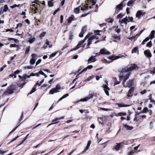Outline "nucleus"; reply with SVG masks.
Returning <instances> with one entry per match:
<instances>
[{
	"label": "nucleus",
	"mask_w": 155,
	"mask_h": 155,
	"mask_svg": "<svg viewBox=\"0 0 155 155\" xmlns=\"http://www.w3.org/2000/svg\"><path fill=\"white\" fill-rule=\"evenodd\" d=\"M138 50V48L137 47H135L134 48L132 51V53H136L137 51Z\"/></svg>",
	"instance_id": "473e14b6"
},
{
	"label": "nucleus",
	"mask_w": 155,
	"mask_h": 155,
	"mask_svg": "<svg viewBox=\"0 0 155 155\" xmlns=\"http://www.w3.org/2000/svg\"><path fill=\"white\" fill-rule=\"evenodd\" d=\"M106 83V84H103L102 86V87L104 88V92L107 95V96L109 95V93L108 92V91L110 90V89L109 87L107 86L108 85V82L106 80H105V81Z\"/></svg>",
	"instance_id": "39448f33"
},
{
	"label": "nucleus",
	"mask_w": 155,
	"mask_h": 155,
	"mask_svg": "<svg viewBox=\"0 0 155 155\" xmlns=\"http://www.w3.org/2000/svg\"><path fill=\"white\" fill-rule=\"evenodd\" d=\"M60 10V8H58L56 10L53 12V14L54 15L57 12H58Z\"/></svg>",
	"instance_id": "4d7b16f0"
},
{
	"label": "nucleus",
	"mask_w": 155,
	"mask_h": 155,
	"mask_svg": "<svg viewBox=\"0 0 155 155\" xmlns=\"http://www.w3.org/2000/svg\"><path fill=\"white\" fill-rule=\"evenodd\" d=\"M138 68V66L136 64H130L129 68H123L121 70H119V72H127L137 70Z\"/></svg>",
	"instance_id": "f257e3e1"
},
{
	"label": "nucleus",
	"mask_w": 155,
	"mask_h": 155,
	"mask_svg": "<svg viewBox=\"0 0 155 155\" xmlns=\"http://www.w3.org/2000/svg\"><path fill=\"white\" fill-rule=\"evenodd\" d=\"M98 119L99 123L102 124L103 123V118L101 117H100L98 118Z\"/></svg>",
	"instance_id": "c756f323"
},
{
	"label": "nucleus",
	"mask_w": 155,
	"mask_h": 155,
	"mask_svg": "<svg viewBox=\"0 0 155 155\" xmlns=\"http://www.w3.org/2000/svg\"><path fill=\"white\" fill-rule=\"evenodd\" d=\"M73 20V18L72 17H69L68 20V22L69 23H71Z\"/></svg>",
	"instance_id": "c9c22d12"
},
{
	"label": "nucleus",
	"mask_w": 155,
	"mask_h": 155,
	"mask_svg": "<svg viewBox=\"0 0 155 155\" xmlns=\"http://www.w3.org/2000/svg\"><path fill=\"white\" fill-rule=\"evenodd\" d=\"M57 52H56L51 54L50 55V57H53L55 56L57 54Z\"/></svg>",
	"instance_id": "864d4df0"
},
{
	"label": "nucleus",
	"mask_w": 155,
	"mask_h": 155,
	"mask_svg": "<svg viewBox=\"0 0 155 155\" xmlns=\"http://www.w3.org/2000/svg\"><path fill=\"white\" fill-rule=\"evenodd\" d=\"M96 56H91L88 60V61L89 63L91 62H94L96 61V60L95 58Z\"/></svg>",
	"instance_id": "dca6fc26"
},
{
	"label": "nucleus",
	"mask_w": 155,
	"mask_h": 155,
	"mask_svg": "<svg viewBox=\"0 0 155 155\" xmlns=\"http://www.w3.org/2000/svg\"><path fill=\"white\" fill-rule=\"evenodd\" d=\"M32 3H35V4H36L37 5H39V3H40V2L38 0H35V1H34Z\"/></svg>",
	"instance_id": "3c124183"
},
{
	"label": "nucleus",
	"mask_w": 155,
	"mask_h": 155,
	"mask_svg": "<svg viewBox=\"0 0 155 155\" xmlns=\"http://www.w3.org/2000/svg\"><path fill=\"white\" fill-rule=\"evenodd\" d=\"M91 98V97L90 96H87L86 97H85L84 98L81 99L80 100V101H86L88 100L89 99H90Z\"/></svg>",
	"instance_id": "412c9836"
},
{
	"label": "nucleus",
	"mask_w": 155,
	"mask_h": 155,
	"mask_svg": "<svg viewBox=\"0 0 155 155\" xmlns=\"http://www.w3.org/2000/svg\"><path fill=\"white\" fill-rule=\"evenodd\" d=\"M126 0H124L120 4L116 6L114 14H118L120 11L122 9L123 5H125V3L124 2Z\"/></svg>",
	"instance_id": "f03ea898"
},
{
	"label": "nucleus",
	"mask_w": 155,
	"mask_h": 155,
	"mask_svg": "<svg viewBox=\"0 0 155 155\" xmlns=\"http://www.w3.org/2000/svg\"><path fill=\"white\" fill-rule=\"evenodd\" d=\"M8 9V8L7 5H4V9L3 11L4 12H6Z\"/></svg>",
	"instance_id": "a19ab883"
},
{
	"label": "nucleus",
	"mask_w": 155,
	"mask_h": 155,
	"mask_svg": "<svg viewBox=\"0 0 155 155\" xmlns=\"http://www.w3.org/2000/svg\"><path fill=\"white\" fill-rule=\"evenodd\" d=\"M101 61L103 63H106L107 62V60L103 58L102 59Z\"/></svg>",
	"instance_id": "e2e57ef3"
},
{
	"label": "nucleus",
	"mask_w": 155,
	"mask_h": 155,
	"mask_svg": "<svg viewBox=\"0 0 155 155\" xmlns=\"http://www.w3.org/2000/svg\"><path fill=\"white\" fill-rule=\"evenodd\" d=\"M97 94H93L92 95L91 94H89V96H90L91 98H93V96H94L95 97H97Z\"/></svg>",
	"instance_id": "ea45409f"
},
{
	"label": "nucleus",
	"mask_w": 155,
	"mask_h": 155,
	"mask_svg": "<svg viewBox=\"0 0 155 155\" xmlns=\"http://www.w3.org/2000/svg\"><path fill=\"white\" fill-rule=\"evenodd\" d=\"M100 54H110V53L104 48L101 49L100 51Z\"/></svg>",
	"instance_id": "1a4fd4ad"
},
{
	"label": "nucleus",
	"mask_w": 155,
	"mask_h": 155,
	"mask_svg": "<svg viewBox=\"0 0 155 155\" xmlns=\"http://www.w3.org/2000/svg\"><path fill=\"white\" fill-rule=\"evenodd\" d=\"M87 69V68H84L81 72H80L78 74V75L82 74L83 72L86 71Z\"/></svg>",
	"instance_id": "a18cd8bd"
},
{
	"label": "nucleus",
	"mask_w": 155,
	"mask_h": 155,
	"mask_svg": "<svg viewBox=\"0 0 155 155\" xmlns=\"http://www.w3.org/2000/svg\"><path fill=\"white\" fill-rule=\"evenodd\" d=\"M29 51H30V48H29V47H28L26 49L25 51V54H28Z\"/></svg>",
	"instance_id": "58836bf2"
},
{
	"label": "nucleus",
	"mask_w": 155,
	"mask_h": 155,
	"mask_svg": "<svg viewBox=\"0 0 155 155\" xmlns=\"http://www.w3.org/2000/svg\"><path fill=\"white\" fill-rule=\"evenodd\" d=\"M84 34V33H83V32L81 31V32H80V34L79 35V37H83V36Z\"/></svg>",
	"instance_id": "13d9d810"
},
{
	"label": "nucleus",
	"mask_w": 155,
	"mask_h": 155,
	"mask_svg": "<svg viewBox=\"0 0 155 155\" xmlns=\"http://www.w3.org/2000/svg\"><path fill=\"white\" fill-rule=\"evenodd\" d=\"M134 90V87H131L127 95L128 97H131L133 95V93Z\"/></svg>",
	"instance_id": "f8f14e48"
},
{
	"label": "nucleus",
	"mask_w": 155,
	"mask_h": 155,
	"mask_svg": "<svg viewBox=\"0 0 155 155\" xmlns=\"http://www.w3.org/2000/svg\"><path fill=\"white\" fill-rule=\"evenodd\" d=\"M93 68V66L92 65H89L87 67V69H91V68Z\"/></svg>",
	"instance_id": "338daca9"
},
{
	"label": "nucleus",
	"mask_w": 155,
	"mask_h": 155,
	"mask_svg": "<svg viewBox=\"0 0 155 155\" xmlns=\"http://www.w3.org/2000/svg\"><path fill=\"white\" fill-rule=\"evenodd\" d=\"M35 39V37H33L31 39H29L28 41L30 43H32L34 42Z\"/></svg>",
	"instance_id": "2f4dec72"
},
{
	"label": "nucleus",
	"mask_w": 155,
	"mask_h": 155,
	"mask_svg": "<svg viewBox=\"0 0 155 155\" xmlns=\"http://www.w3.org/2000/svg\"><path fill=\"white\" fill-rule=\"evenodd\" d=\"M48 5L49 7L52 6L53 5V3L51 1H49L48 3Z\"/></svg>",
	"instance_id": "37998d69"
},
{
	"label": "nucleus",
	"mask_w": 155,
	"mask_h": 155,
	"mask_svg": "<svg viewBox=\"0 0 155 155\" xmlns=\"http://www.w3.org/2000/svg\"><path fill=\"white\" fill-rule=\"evenodd\" d=\"M96 38V36L95 35H93L89 38V39L91 40L95 39Z\"/></svg>",
	"instance_id": "c03bdc74"
},
{
	"label": "nucleus",
	"mask_w": 155,
	"mask_h": 155,
	"mask_svg": "<svg viewBox=\"0 0 155 155\" xmlns=\"http://www.w3.org/2000/svg\"><path fill=\"white\" fill-rule=\"evenodd\" d=\"M118 115L119 116H125L126 115V113H122V112H120L118 114Z\"/></svg>",
	"instance_id": "8fccbe9b"
},
{
	"label": "nucleus",
	"mask_w": 155,
	"mask_h": 155,
	"mask_svg": "<svg viewBox=\"0 0 155 155\" xmlns=\"http://www.w3.org/2000/svg\"><path fill=\"white\" fill-rule=\"evenodd\" d=\"M91 141H88L86 148L84 149L83 151L82 152V153H84L89 148L91 143Z\"/></svg>",
	"instance_id": "2eb2a0df"
},
{
	"label": "nucleus",
	"mask_w": 155,
	"mask_h": 155,
	"mask_svg": "<svg viewBox=\"0 0 155 155\" xmlns=\"http://www.w3.org/2000/svg\"><path fill=\"white\" fill-rule=\"evenodd\" d=\"M128 21V19L127 16L126 18L122 19L121 20H120L119 22L120 24H122L124 23L125 25H127V21Z\"/></svg>",
	"instance_id": "4468645a"
},
{
	"label": "nucleus",
	"mask_w": 155,
	"mask_h": 155,
	"mask_svg": "<svg viewBox=\"0 0 155 155\" xmlns=\"http://www.w3.org/2000/svg\"><path fill=\"white\" fill-rule=\"evenodd\" d=\"M155 33V31L154 30H152L151 32V33L150 35V38L151 39L154 38V35Z\"/></svg>",
	"instance_id": "5701e85b"
},
{
	"label": "nucleus",
	"mask_w": 155,
	"mask_h": 155,
	"mask_svg": "<svg viewBox=\"0 0 155 155\" xmlns=\"http://www.w3.org/2000/svg\"><path fill=\"white\" fill-rule=\"evenodd\" d=\"M82 11L84 10H85L87 9H88V7L87 6H84V8L81 7V6H79L78 7L74 9V12L76 14L79 13L80 9Z\"/></svg>",
	"instance_id": "423d86ee"
},
{
	"label": "nucleus",
	"mask_w": 155,
	"mask_h": 155,
	"mask_svg": "<svg viewBox=\"0 0 155 155\" xmlns=\"http://www.w3.org/2000/svg\"><path fill=\"white\" fill-rule=\"evenodd\" d=\"M153 127V122H151L150 123V129H152Z\"/></svg>",
	"instance_id": "69168bd1"
},
{
	"label": "nucleus",
	"mask_w": 155,
	"mask_h": 155,
	"mask_svg": "<svg viewBox=\"0 0 155 155\" xmlns=\"http://www.w3.org/2000/svg\"><path fill=\"white\" fill-rule=\"evenodd\" d=\"M144 53L146 56L148 58L151 57L152 56V54L150 50H146L144 52Z\"/></svg>",
	"instance_id": "9b49d317"
},
{
	"label": "nucleus",
	"mask_w": 155,
	"mask_h": 155,
	"mask_svg": "<svg viewBox=\"0 0 155 155\" xmlns=\"http://www.w3.org/2000/svg\"><path fill=\"white\" fill-rule=\"evenodd\" d=\"M31 56L32 58L31 59L30 63V64L33 65L35 63V61L37 59L38 55L36 54H32Z\"/></svg>",
	"instance_id": "6e6552de"
},
{
	"label": "nucleus",
	"mask_w": 155,
	"mask_h": 155,
	"mask_svg": "<svg viewBox=\"0 0 155 155\" xmlns=\"http://www.w3.org/2000/svg\"><path fill=\"white\" fill-rule=\"evenodd\" d=\"M30 76H36L37 77H39L40 76V75H39V74H38V73H32L31 74Z\"/></svg>",
	"instance_id": "7c9ffc66"
},
{
	"label": "nucleus",
	"mask_w": 155,
	"mask_h": 155,
	"mask_svg": "<svg viewBox=\"0 0 155 155\" xmlns=\"http://www.w3.org/2000/svg\"><path fill=\"white\" fill-rule=\"evenodd\" d=\"M61 89L60 86L59 85H58L56 87L54 88L51 89L50 91V93L51 94H53L55 93L59 92L58 90Z\"/></svg>",
	"instance_id": "0eeeda50"
},
{
	"label": "nucleus",
	"mask_w": 155,
	"mask_h": 155,
	"mask_svg": "<svg viewBox=\"0 0 155 155\" xmlns=\"http://www.w3.org/2000/svg\"><path fill=\"white\" fill-rule=\"evenodd\" d=\"M152 45L151 41H150L147 44L146 46L147 47H150L152 46Z\"/></svg>",
	"instance_id": "4c0bfd02"
},
{
	"label": "nucleus",
	"mask_w": 155,
	"mask_h": 155,
	"mask_svg": "<svg viewBox=\"0 0 155 155\" xmlns=\"http://www.w3.org/2000/svg\"><path fill=\"white\" fill-rule=\"evenodd\" d=\"M114 20L112 18H109L107 19L108 22L112 23L113 21Z\"/></svg>",
	"instance_id": "603ef678"
},
{
	"label": "nucleus",
	"mask_w": 155,
	"mask_h": 155,
	"mask_svg": "<svg viewBox=\"0 0 155 155\" xmlns=\"http://www.w3.org/2000/svg\"><path fill=\"white\" fill-rule=\"evenodd\" d=\"M130 75L129 73L127 74L124 77V78L126 80H127L128 78Z\"/></svg>",
	"instance_id": "49530a36"
},
{
	"label": "nucleus",
	"mask_w": 155,
	"mask_h": 155,
	"mask_svg": "<svg viewBox=\"0 0 155 155\" xmlns=\"http://www.w3.org/2000/svg\"><path fill=\"white\" fill-rule=\"evenodd\" d=\"M134 1L132 0H130L127 3V5L128 6H132L134 3Z\"/></svg>",
	"instance_id": "b1692460"
},
{
	"label": "nucleus",
	"mask_w": 155,
	"mask_h": 155,
	"mask_svg": "<svg viewBox=\"0 0 155 155\" xmlns=\"http://www.w3.org/2000/svg\"><path fill=\"white\" fill-rule=\"evenodd\" d=\"M41 59H39L36 62V65H38L41 62Z\"/></svg>",
	"instance_id": "6e6d98bb"
},
{
	"label": "nucleus",
	"mask_w": 155,
	"mask_h": 155,
	"mask_svg": "<svg viewBox=\"0 0 155 155\" xmlns=\"http://www.w3.org/2000/svg\"><path fill=\"white\" fill-rule=\"evenodd\" d=\"M146 92V89L144 90L143 91H141L140 92V93L141 94H144Z\"/></svg>",
	"instance_id": "052dcab7"
},
{
	"label": "nucleus",
	"mask_w": 155,
	"mask_h": 155,
	"mask_svg": "<svg viewBox=\"0 0 155 155\" xmlns=\"http://www.w3.org/2000/svg\"><path fill=\"white\" fill-rule=\"evenodd\" d=\"M150 38L149 37H147L145 39H144L143 41L142 42L141 44L142 45H144L145 44V43L149 41V40Z\"/></svg>",
	"instance_id": "a878e982"
},
{
	"label": "nucleus",
	"mask_w": 155,
	"mask_h": 155,
	"mask_svg": "<svg viewBox=\"0 0 155 155\" xmlns=\"http://www.w3.org/2000/svg\"><path fill=\"white\" fill-rule=\"evenodd\" d=\"M134 153V150H132L131 151H130V152L129 153H128L129 155H132Z\"/></svg>",
	"instance_id": "774afa93"
},
{
	"label": "nucleus",
	"mask_w": 155,
	"mask_h": 155,
	"mask_svg": "<svg viewBox=\"0 0 155 155\" xmlns=\"http://www.w3.org/2000/svg\"><path fill=\"white\" fill-rule=\"evenodd\" d=\"M148 111V108L147 107H145L143 108V112L145 113Z\"/></svg>",
	"instance_id": "de8ad7c7"
},
{
	"label": "nucleus",
	"mask_w": 155,
	"mask_h": 155,
	"mask_svg": "<svg viewBox=\"0 0 155 155\" xmlns=\"http://www.w3.org/2000/svg\"><path fill=\"white\" fill-rule=\"evenodd\" d=\"M23 112L22 113V114H21V118L19 120V122H20L23 119Z\"/></svg>",
	"instance_id": "0e129e2a"
},
{
	"label": "nucleus",
	"mask_w": 155,
	"mask_h": 155,
	"mask_svg": "<svg viewBox=\"0 0 155 155\" xmlns=\"http://www.w3.org/2000/svg\"><path fill=\"white\" fill-rule=\"evenodd\" d=\"M19 46L18 45H17L16 44H11L10 45V47L12 48V47H17L18 48H19Z\"/></svg>",
	"instance_id": "e433bc0d"
},
{
	"label": "nucleus",
	"mask_w": 155,
	"mask_h": 155,
	"mask_svg": "<svg viewBox=\"0 0 155 155\" xmlns=\"http://www.w3.org/2000/svg\"><path fill=\"white\" fill-rule=\"evenodd\" d=\"M13 85H11L8 87V89L3 93V95H8L9 94H12L14 92V89H13Z\"/></svg>",
	"instance_id": "7ed1b4c3"
},
{
	"label": "nucleus",
	"mask_w": 155,
	"mask_h": 155,
	"mask_svg": "<svg viewBox=\"0 0 155 155\" xmlns=\"http://www.w3.org/2000/svg\"><path fill=\"white\" fill-rule=\"evenodd\" d=\"M36 87L34 86L29 94H31L35 92L36 91Z\"/></svg>",
	"instance_id": "c85d7f7f"
},
{
	"label": "nucleus",
	"mask_w": 155,
	"mask_h": 155,
	"mask_svg": "<svg viewBox=\"0 0 155 155\" xmlns=\"http://www.w3.org/2000/svg\"><path fill=\"white\" fill-rule=\"evenodd\" d=\"M26 75H25L23 76V77H22L21 76V75H19L18 76V77H19L20 78L22 79V80L23 81L25 80L26 79Z\"/></svg>",
	"instance_id": "72a5a7b5"
},
{
	"label": "nucleus",
	"mask_w": 155,
	"mask_h": 155,
	"mask_svg": "<svg viewBox=\"0 0 155 155\" xmlns=\"http://www.w3.org/2000/svg\"><path fill=\"white\" fill-rule=\"evenodd\" d=\"M73 33L71 31L69 35V40H71L73 38Z\"/></svg>",
	"instance_id": "bb28decb"
},
{
	"label": "nucleus",
	"mask_w": 155,
	"mask_h": 155,
	"mask_svg": "<svg viewBox=\"0 0 155 155\" xmlns=\"http://www.w3.org/2000/svg\"><path fill=\"white\" fill-rule=\"evenodd\" d=\"M63 16L62 15H61L60 16V23H62L63 21Z\"/></svg>",
	"instance_id": "bf43d9fd"
},
{
	"label": "nucleus",
	"mask_w": 155,
	"mask_h": 155,
	"mask_svg": "<svg viewBox=\"0 0 155 155\" xmlns=\"http://www.w3.org/2000/svg\"><path fill=\"white\" fill-rule=\"evenodd\" d=\"M112 37L115 39L120 40V37L119 36H117L116 35H114L112 36Z\"/></svg>",
	"instance_id": "393cba45"
},
{
	"label": "nucleus",
	"mask_w": 155,
	"mask_h": 155,
	"mask_svg": "<svg viewBox=\"0 0 155 155\" xmlns=\"http://www.w3.org/2000/svg\"><path fill=\"white\" fill-rule=\"evenodd\" d=\"M124 127L127 130H131L133 129V127L130 126L127 124L124 125Z\"/></svg>",
	"instance_id": "a211bd4d"
},
{
	"label": "nucleus",
	"mask_w": 155,
	"mask_h": 155,
	"mask_svg": "<svg viewBox=\"0 0 155 155\" xmlns=\"http://www.w3.org/2000/svg\"><path fill=\"white\" fill-rule=\"evenodd\" d=\"M133 80H130L127 82V86H126L124 85V86L125 87H128L130 88L131 87V86L133 85Z\"/></svg>",
	"instance_id": "ddd939ff"
},
{
	"label": "nucleus",
	"mask_w": 155,
	"mask_h": 155,
	"mask_svg": "<svg viewBox=\"0 0 155 155\" xmlns=\"http://www.w3.org/2000/svg\"><path fill=\"white\" fill-rule=\"evenodd\" d=\"M123 16V15L121 13V14H119L117 15V18H118V19H121L122 18Z\"/></svg>",
	"instance_id": "79ce46f5"
},
{
	"label": "nucleus",
	"mask_w": 155,
	"mask_h": 155,
	"mask_svg": "<svg viewBox=\"0 0 155 155\" xmlns=\"http://www.w3.org/2000/svg\"><path fill=\"white\" fill-rule=\"evenodd\" d=\"M91 35V34H88L86 36L84 39V40H81L79 42L78 44L77 45V47H79V48H80L81 47H83L84 48L85 46V44H84V45L83 46H82V45L83 44L85 41L88 38L90 37Z\"/></svg>",
	"instance_id": "20e7f679"
},
{
	"label": "nucleus",
	"mask_w": 155,
	"mask_h": 155,
	"mask_svg": "<svg viewBox=\"0 0 155 155\" xmlns=\"http://www.w3.org/2000/svg\"><path fill=\"white\" fill-rule=\"evenodd\" d=\"M45 34L46 32H43L40 34L39 37L41 38H42L45 35Z\"/></svg>",
	"instance_id": "f704fd0d"
},
{
	"label": "nucleus",
	"mask_w": 155,
	"mask_h": 155,
	"mask_svg": "<svg viewBox=\"0 0 155 155\" xmlns=\"http://www.w3.org/2000/svg\"><path fill=\"white\" fill-rule=\"evenodd\" d=\"M87 46H90L92 43V40H91L89 39H88L87 40Z\"/></svg>",
	"instance_id": "09e8293b"
},
{
	"label": "nucleus",
	"mask_w": 155,
	"mask_h": 155,
	"mask_svg": "<svg viewBox=\"0 0 155 155\" xmlns=\"http://www.w3.org/2000/svg\"><path fill=\"white\" fill-rule=\"evenodd\" d=\"M122 143H117V145L115 146L114 149L117 150H119L120 148Z\"/></svg>",
	"instance_id": "aec40b11"
},
{
	"label": "nucleus",
	"mask_w": 155,
	"mask_h": 155,
	"mask_svg": "<svg viewBox=\"0 0 155 155\" xmlns=\"http://www.w3.org/2000/svg\"><path fill=\"white\" fill-rule=\"evenodd\" d=\"M120 58L119 56H112L108 57V58L110 60H115L119 58Z\"/></svg>",
	"instance_id": "6ab92c4d"
},
{
	"label": "nucleus",
	"mask_w": 155,
	"mask_h": 155,
	"mask_svg": "<svg viewBox=\"0 0 155 155\" xmlns=\"http://www.w3.org/2000/svg\"><path fill=\"white\" fill-rule=\"evenodd\" d=\"M93 77L94 76H90L89 77H88L84 81H89L91 79H92L93 78Z\"/></svg>",
	"instance_id": "cd10ccee"
},
{
	"label": "nucleus",
	"mask_w": 155,
	"mask_h": 155,
	"mask_svg": "<svg viewBox=\"0 0 155 155\" xmlns=\"http://www.w3.org/2000/svg\"><path fill=\"white\" fill-rule=\"evenodd\" d=\"M145 14V12H143L142 11L139 10L136 13V17L137 18L140 19V18L141 16L144 15Z\"/></svg>",
	"instance_id": "9d476101"
},
{
	"label": "nucleus",
	"mask_w": 155,
	"mask_h": 155,
	"mask_svg": "<svg viewBox=\"0 0 155 155\" xmlns=\"http://www.w3.org/2000/svg\"><path fill=\"white\" fill-rule=\"evenodd\" d=\"M69 96L68 94H66L64 95L63 96H62L58 100V103L59 101H61L63 99L66 97Z\"/></svg>",
	"instance_id": "4be33fe9"
},
{
	"label": "nucleus",
	"mask_w": 155,
	"mask_h": 155,
	"mask_svg": "<svg viewBox=\"0 0 155 155\" xmlns=\"http://www.w3.org/2000/svg\"><path fill=\"white\" fill-rule=\"evenodd\" d=\"M32 7H31V8L34 10L35 13L37 12V11L38 10V8L36 6V5L35 4H33L32 5Z\"/></svg>",
	"instance_id": "f3484780"
},
{
	"label": "nucleus",
	"mask_w": 155,
	"mask_h": 155,
	"mask_svg": "<svg viewBox=\"0 0 155 155\" xmlns=\"http://www.w3.org/2000/svg\"><path fill=\"white\" fill-rule=\"evenodd\" d=\"M118 107H125L126 106V105H123L121 104H118Z\"/></svg>",
	"instance_id": "680f3d73"
},
{
	"label": "nucleus",
	"mask_w": 155,
	"mask_h": 155,
	"mask_svg": "<svg viewBox=\"0 0 155 155\" xmlns=\"http://www.w3.org/2000/svg\"><path fill=\"white\" fill-rule=\"evenodd\" d=\"M86 31V28L85 27H84L82 29L81 31L83 32V33H84Z\"/></svg>",
	"instance_id": "5fc2aeb1"
}]
</instances>
